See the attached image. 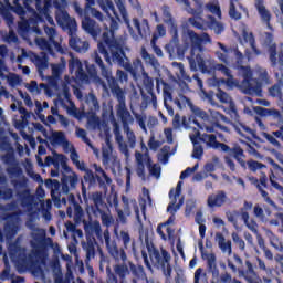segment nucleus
Listing matches in <instances>:
<instances>
[{"instance_id":"obj_1","label":"nucleus","mask_w":283,"mask_h":283,"mask_svg":"<svg viewBox=\"0 0 283 283\" xmlns=\"http://www.w3.org/2000/svg\"><path fill=\"white\" fill-rule=\"evenodd\" d=\"M182 41L184 44H180L178 29H174L171 41L165 45V51L169 54V59H176L177 55L178 59L182 60L185 59V54H187V50H189L187 60L190 70L192 72H198L199 67L202 74L210 72L211 65H213V60L209 55H203V45L212 43L211 35L207 32L198 34L191 29H186L184 30Z\"/></svg>"},{"instance_id":"obj_2","label":"nucleus","mask_w":283,"mask_h":283,"mask_svg":"<svg viewBox=\"0 0 283 283\" xmlns=\"http://www.w3.org/2000/svg\"><path fill=\"white\" fill-rule=\"evenodd\" d=\"M105 30H109L104 32L102 34V42H98L97 50L99 54H103L106 63H108L112 69V65L114 63L116 65H119V67H124L126 72H129L130 74H136V72H142V74L145 72V67L143 66V61L140 59H135L132 62L129 61V57L125 55V50H129L127 48V39L125 36H117L116 38V31L118 30V24L116 21L112 20L111 27H104Z\"/></svg>"},{"instance_id":"obj_3","label":"nucleus","mask_w":283,"mask_h":283,"mask_svg":"<svg viewBox=\"0 0 283 283\" xmlns=\"http://www.w3.org/2000/svg\"><path fill=\"white\" fill-rule=\"evenodd\" d=\"M117 118L123 124V129L125 137L120 134V126L118 123L114 122L113 124V134L115 136V143L117 145V149L122 156H124V160L129 163L132 158V149H136L137 138L136 133L129 127L134 125V116L127 109V104L124 106H116Z\"/></svg>"},{"instance_id":"obj_4","label":"nucleus","mask_w":283,"mask_h":283,"mask_svg":"<svg viewBox=\"0 0 283 283\" xmlns=\"http://www.w3.org/2000/svg\"><path fill=\"white\" fill-rule=\"evenodd\" d=\"M111 254L113 255V258H115V260H122V263L113 265V271L112 266H106V283H127V275H129V271H132V273H134L136 277L147 280V273H145V268L143 265H136L127 261L125 252H118L117 250H113Z\"/></svg>"},{"instance_id":"obj_5","label":"nucleus","mask_w":283,"mask_h":283,"mask_svg":"<svg viewBox=\"0 0 283 283\" xmlns=\"http://www.w3.org/2000/svg\"><path fill=\"white\" fill-rule=\"evenodd\" d=\"M21 207L29 218L36 219L39 213H41L46 222L52 220V201L50 199L45 200V190L42 186L36 188L35 195H31L30 190H25L24 197L21 200Z\"/></svg>"},{"instance_id":"obj_6","label":"nucleus","mask_w":283,"mask_h":283,"mask_svg":"<svg viewBox=\"0 0 283 283\" xmlns=\"http://www.w3.org/2000/svg\"><path fill=\"white\" fill-rule=\"evenodd\" d=\"M163 98L164 107H166L169 116H174V106H171V103H175L178 109H185L186 107H189L195 116L202 118V120H207V113L200 107L193 105L191 98L185 96L182 93H179L178 96L174 98V87H171L166 82H163Z\"/></svg>"},{"instance_id":"obj_7","label":"nucleus","mask_w":283,"mask_h":283,"mask_svg":"<svg viewBox=\"0 0 283 283\" xmlns=\"http://www.w3.org/2000/svg\"><path fill=\"white\" fill-rule=\"evenodd\" d=\"M103 238L109 258H112L115 261V264H113V266H116L117 264H123V260H116V258L112 255L113 251H123L124 255H126L127 262H130V264H135L134 262H132V260H129V258H127V252H125L127 251V249H129V244H132L133 253H136V241L129 235V232L125 230H122L119 232V240H122L124 248L118 247L116 240H112V235L109 234V230L107 229L104 230Z\"/></svg>"},{"instance_id":"obj_8","label":"nucleus","mask_w":283,"mask_h":283,"mask_svg":"<svg viewBox=\"0 0 283 283\" xmlns=\"http://www.w3.org/2000/svg\"><path fill=\"white\" fill-rule=\"evenodd\" d=\"M148 253L149 256L147 255V252H142L144 264L147 266L148 271L154 272V269H151L153 264L156 269H160L166 277H171V254L165 249L159 251L154 248L149 249Z\"/></svg>"},{"instance_id":"obj_9","label":"nucleus","mask_w":283,"mask_h":283,"mask_svg":"<svg viewBox=\"0 0 283 283\" xmlns=\"http://www.w3.org/2000/svg\"><path fill=\"white\" fill-rule=\"evenodd\" d=\"M92 59L96 63V65H98L102 76L106 78L113 96L116 97L117 99V103H118L117 106L127 105L125 91L120 88V85H118V81H116L114 75H112V67H107L105 65V63L103 62V59L101 57V55H98V51H94L92 53Z\"/></svg>"},{"instance_id":"obj_10","label":"nucleus","mask_w":283,"mask_h":283,"mask_svg":"<svg viewBox=\"0 0 283 283\" xmlns=\"http://www.w3.org/2000/svg\"><path fill=\"white\" fill-rule=\"evenodd\" d=\"M0 10H12L15 14L20 15L21 21L18 24L19 34H25V32H28V28L36 27V18H31L28 21V13L23 7L19 4V0H0Z\"/></svg>"},{"instance_id":"obj_11","label":"nucleus","mask_w":283,"mask_h":283,"mask_svg":"<svg viewBox=\"0 0 283 283\" xmlns=\"http://www.w3.org/2000/svg\"><path fill=\"white\" fill-rule=\"evenodd\" d=\"M44 33L49 41L45 38H36L35 45L43 52L50 53L51 56H54V52H62L61 43H59L61 35H59L56 27L44 25Z\"/></svg>"},{"instance_id":"obj_12","label":"nucleus","mask_w":283,"mask_h":283,"mask_svg":"<svg viewBox=\"0 0 283 283\" xmlns=\"http://www.w3.org/2000/svg\"><path fill=\"white\" fill-rule=\"evenodd\" d=\"M53 8H55V20L60 28L69 30V34H74L78 28L76 19L70 17V13L65 10L67 8V1L53 0Z\"/></svg>"},{"instance_id":"obj_13","label":"nucleus","mask_w":283,"mask_h":283,"mask_svg":"<svg viewBox=\"0 0 283 283\" xmlns=\"http://www.w3.org/2000/svg\"><path fill=\"white\" fill-rule=\"evenodd\" d=\"M72 83V78L70 76H65L64 81L62 82L61 86L57 88V98L54 101L55 105L63 107L66 109L70 116H78V109L74 102L70 98V84Z\"/></svg>"},{"instance_id":"obj_14","label":"nucleus","mask_w":283,"mask_h":283,"mask_svg":"<svg viewBox=\"0 0 283 283\" xmlns=\"http://www.w3.org/2000/svg\"><path fill=\"white\" fill-rule=\"evenodd\" d=\"M8 251L11 262H14V264H20V266H24L25 269H34L36 266L34 256L32 254L27 256L25 249L21 248L19 241L9 244Z\"/></svg>"},{"instance_id":"obj_15","label":"nucleus","mask_w":283,"mask_h":283,"mask_svg":"<svg viewBox=\"0 0 283 283\" xmlns=\"http://www.w3.org/2000/svg\"><path fill=\"white\" fill-rule=\"evenodd\" d=\"M239 72L243 76L241 90L244 94H255L256 96H260V94H262V86L258 80L252 77L251 67L240 66Z\"/></svg>"},{"instance_id":"obj_16","label":"nucleus","mask_w":283,"mask_h":283,"mask_svg":"<svg viewBox=\"0 0 283 283\" xmlns=\"http://www.w3.org/2000/svg\"><path fill=\"white\" fill-rule=\"evenodd\" d=\"M36 220H39L38 218H32L29 217V220L25 222V227L28 229H30L31 231V245L33 247V249L39 250V249H44L45 248V229H41L36 226Z\"/></svg>"},{"instance_id":"obj_17","label":"nucleus","mask_w":283,"mask_h":283,"mask_svg":"<svg viewBox=\"0 0 283 283\" xmlns=\"http://www.w3.org/2000/svg\"><path fill=\"white\" fill-rule=\"evenodd\" d=\"M102 165H104L106 169H111L113 174H116V170L120 171V159L118 155L114 153V147H112L109 143L102 148Z\"/></svg>"},{"instance_id":"obj_18","label":"nucleus","mask_w":283,"mask_h":283,"mask_svg":"<svg viewBox=\"0 0 283 283\" xmlns=\"http://www.w3.org/2000/svg\"><path fill=\"white\" fill-rule=\"evenodd\" d=\"M24 6H25L27 10H30L32 8V6H35L39 13L33 11L32 17L27 19V21H29L30 19H36L35 28L39 27V21L41 20V17H45L50 27H56V24L54 23V19L52 17H50V14L48 13L50 10V6H52V0H45L44 7L43 6L39 7V4H36V0L24 2Z\"/></svg>"},{"instance_id":"obj_19","label":"nucleus","mask_w":283,"mask_h":283,"mask_svg":"<svg viewBox=\"0 0 283 283\" xmlns=\"http://www.w3.org/2000/svg\"><path fill=\"white\" fill-rule=\"evenodd\" d=\"M228 268L231 269L232 273H239V277H243L249 283L255 282V277H258V273H255V269L253 268V263L249 260H245L243 266H235L231 259L227 260Z\"/></svg>"},{"instance_id":"obj_20","label":"nucleus","mask_w":283,"mask_h":283,"mask_svg":"<svg viewBox=\"0 0 283 283\" xmlns=\"http://www.w3.org/2000/svg\"><path fill=\"white\" fill-rule=\"evenodd\" d=\"M182 191V181H179L177 184L176 189L170 190L169 198L170 202L167 207L168 213H171V216H176V212L180 209V207L185 202V197L180 196V192Z\"/></svg>"},{"instance_id":"obj_21","label":"nucleus","mask_w":283,"mask_h":283,"mask_svg":"<svg viewBox=\"0 0 283 283\" xmlns=\"http://www.w3.org/2000/svg\"><path fill=\"white\" fill-rule=\"evenodd\" d=\"M21 231V217L18 212L8 214L7 223L4 226V235L7 240H12L17 233Z\"/></svg>"},{"instance_id":"obj_22","label":"nucleus","mask_w":283,"mask_h":283,"mask_svg":"<svg viewBox=\"0 0 283 283\" xmlns=\"http://www.w3.org/2000/svg\"><path fill=\"white\" fill-rule=\"evenodd\" d=\"M82 28L84 31L87 32V34L93 36V39H97L103 30V34H105V32H108L109 34V24H104L103 27H99L98 23H96V20H93L92 18H84L82 20ZM105 28H108V30Z\"/></svg>"},{"instance_id":"obj_23","label":"nucleus","mask_w":283,"mask_h":283,"mask_svg":"<svg viewBox=\"0 0 283 283\" xmlns=\"http://www.w3.org/2000/svg\"><path fill=\"white\" fill-rule=\"evenodd\" d=\"M122 201L124 203L125 216H132V209L134 210L139 233H143V219L140 218V210L138 209V202H136V199H129L125 196L122 197Z\"/></svg>"},{"instance_id":"obj_24","label":"nucleus","mask_w":283,"mask_h":283,"mask_svg":"<svg viewBox=\"0 0 283 283\" xmlns=\"http://www.w3.org/2000/svg\"><path fill=\"white\" fill-rule=\"evenodd\" d=\"M18 103V112L20 115H13V125L15 129H25L28 127V123L30 118H32V113L28 112L25 107H23V102Z\"/></svg>"},{"instance_id":"obj_25","label":"nucleus","mask_w":283,"mask_h":283,"mask_svg":"<svg viewBox=\"0 0 283 283\" xmlns=\"http://www.w3.org/2000/svg\"><path fill=\"white\" fill-rule=\"evenodd\" d=\"M69 70L71 74L75 73V78L77 81H81L82 83H87V81H90L87 73H85V69H83V62H81L78 57L71 55V59L69 60Z\"/></svg>"},{"instance_id":"obj_26","label":"nucleus","mask_w":283,"mask_h":283,"mask_svg":"<svg viewBox=\"0 0 283 283\" xmlns=\"http://www.w3.org/2000/svg\"><path fill=\"white\" fill-rule=\"evenodd\" d=\"M135 163H136V174L138 178H142L143 180H147V176L145 174V165H148L151 163V157H149V153H140L135 151Z\"/></svg>"},{"instance_id":"obj_27","label":"nucleus","mask_w":283,"mask_h":283,"mask_svg":"<svg viewBox=\"0 0 283 283\" xmlns=\"http://www.w3.org/2000/svg\"><path fill=\"white\" fill-rule=\"evenodd\" d=\"M197 138H199L201 143H205V145L210 149H220L221 151L229 153V146L218 142L216 135L213 134L205 133L200 135L199 133V135H197Z\"/></svg>"},{"instance_id":"obj_28","label":"nucleus","mask_w":283,"mask_h":283,"mask_svg":"<svg viewBox=\"0 0 283 283\" xmlns=\"http://www.w3.org/2000/svg\"><path fill=\"white\" fill-rule=\"evenodd\" d=\"M229 202H231V199H229V196H227L224 190H218L217 192L208 196L207 199V205L210 209L224 207V205H229Z\"/></svg>"},{"instance_id":"obj_29","label":"nucleus","mask_w":283,"mask_h":283,"mask_svg":"<svg viewBox=\"0 0 283 283\" xmlns=\"http://www.w3.org/2000/svg\"><path fill=\"white\" fill-rule=\"evenodd\" d=\"M69 202H71L72 206L66 209V216L69 218H73L74 222H82L85 216V211L83 210V207H81V205L74 201L73 193L69 196Z\"/></svg>"},{"instance_id":"obj_30","label":"nucleus","mask_w":283,"mask_h":283,"mask_svg":"<svg viewBox=\"0 0 283 283\" xmlns=\"http://www.w3.org/2000/svg\"><path fill=\"white\" fill-rule=\"evenodd\" d=\"M45 167H54V169H67V157L63 154H59L56 151L52 153V156L45 157Z\"/></svg>"},{"instance_id":"obj_31","label":"nucleus","mask_w":283,"mask_h":283,"mask_svg":"<svg viewBox=\"0 0 283 283\" xmlns=\"http://www.w3.org/2000/svg\"><path fill=\"white\" fill-rule=\"evenodd\" d=\"M0 78H2V81H7L10 87L21 85V77L14 73L8 72V67L6 66V62H3V60H0Z\"/></svg>"},{"instance_id":"obj_32","label":"nucleus","mask_w":283,"mask_h":283,"mask_svg":"<svg viewBox=\"0 0 283 283\" xmlns=\"http://www.w3.org/2000/svg\"><path fill=\"white\" fill-rule=\"evenodd\" d=\"M101 10H103V12H105V14H107V17H109V28H112V21H115L116 24L118 25V21H120V14H118V12L116 11V7H114V2L112 0H98L97 1ZM112 12L115 17L116 20H114V18L112 17Z\"/></svg>"},{"instance_id":"obj_33","label":"nucleus","mask_w":283,"mask_h":283,"mask_svg":"<svg viewBox=\"0 0 283 283\" xmlns=\"http://www.w3.org/2000/svg\"><path fill=\"white\" fill-rule=\"evenodd\" d=\"M44 185L46 189L51 190V197L55 207H61V182L56 179H48Z\"/></svg>"},{"instance_id":"obj_34","label":"nucleus","mask_w":283,"mask_h":283,"mask_svg":"<svg viewBox=\"0 0 283 283\" xmlns=\"http://www.w3.org/2000/svg\"><path fill=\"white\" fill-rule=\"evenodd\" d=\"M76 185H78V175L76 172L71 171L69 175H64L62 177V193L74 191Z\"/></svg>"},{"instance_id":"obj_35","label":"nucleus","mask_w":283,"mask_h":283,"mask_svg":"<svg viewBox=\"0 0 283 283\" xmlns=\"http://www.w3.org/2000/svg\"><path fill=\"white\" fill-rule=\"evenodd\" d=\"M214 240L223 255H233V243L231 240H227L223 233L217 232Z\"/></svg>"},{"instance_id":"obj_36","label":"nucleus","mask_w":283,"mask_h":283,"mask_svg":"<svg viewBox=\"0 0 283 283\" xmlns=\"http://www.w3.org/2000/svg\"><path fill=\"white\" fill-rule=\"evenodd\" d=\"M69 35L71 36L69 44L72 50L80 52L81 54H85V52L90 50V42L81 40V38L76 36V32Z\"/></svg>"},{"instance_id":"obj_37","label":"nucleus","mask_w":283,"mask_h":283,"mask_svg":"<svg viewBox=\"0 0 283 283\" xmlns=\"http://www.w3.org/2000/svg\"><path fill=\"white\" fill-rule=\"evenodd\" d=\"M133 28H136L140 39H147L151 34V30L149 29V21L147 19H138L133 18L132 20Z\"/></svg>"},{"instance_id":"obj_38","label":"nucleus","mask_w":283,"mask_h":283,"mask_svg":"<svg viewBox=\"0 0 283 283\" xmlns=\"http://www.w3.org/2000/svg\"><path fill=\"white\" fill-rule=\"evenodd\" d=\"M198 136H200V130L195 128V133L190 134L189 138L193 145L192 158L200 160L202 158V155L205 154V148L202 147V144Z\"/></svg>"},{"instance_id":"obj_39","label":"nucleus","mask_w":283,"mask_h":283,"mask_svg":"<svg viewBox=\"0 0 283 283\" xmlns=\"http://www.w3.org/2000/svg\"><path fill=\"white\" fill-rule=\"evenodd\" d=\"M96 247H98L96 239L88 238L86 241L82 242V249L85 253L86 264L96 258Z\"/></svg>"},{"instance_id":"obj_40","label":"nucleus","mask_w":283,"mask_h":283,"mask_svg":"<svg viewBox=\"0 0 283 283\" xmlns=\"http://www.w3.org/2000/svg\"><path fill=\"white\" fill-rule=\"evenodd\" d=\"M216 96L220 103L229 105L232 118L238 119V109L235 108V103H233V99L227 94V92L219 88Z\"/></svg>"},{"instance_id":"obj_41","label":"nucleus","mask_w":283,"mask_h":283,"mask_svg":"<svg viewBox=\"0 0 283 283\" xmlns=\"http://www.w3.org/2000/svg\"><path fill=\"white\" fill-rule=\"evenodd\" d=\"M269 61L272 67L280 66V72H283V52L277 53V46L271 45L269 48Z\"/></svg>"},{"instance_id":"obj_42","label":"nucleus","mask_w":283,"mask_h":283,"mask_svg":"<svg viewBox=\"0 0 283 283\" xmlns=\"http://www.w3.org/2000/svg\"><path fill=\"white\" fill-rule=\"evenodd\" d=\"M217 45L221 49V51L216 52L217 59H219L221 63L229 65L231 63V54H233V49L227 48L224 44H222V42H218Z\"/></svg>"},{"instance_id":"obj_43","label":"nucleus","mask_w":283,"mask_h":283,"mask_svg":"<svg viewBox=\"0 0 283 283\" xmlns=\"http://www.w3.org/2000/svg\"><path fill=\"white\" fill-rule=\"evenodd\" d=\"M255 8L261 17V21H263V23H265L269 28V30H273V27H271V11L266 9V7H264V1L262 0H256L255 1Z\"/></svg>"},{"instance_id":"obj_44","label":"nucleus","mask_w":283,"mask_h":283,"mask_svg":"<svg viewBox=\"0 0 283 283\" xmlns=\"http://www.w3.org/2000/svg\"><path fill=\"white\" fill-rule=\"evenodd\" d=\"M276 84L269 92L274 98H283V72H275Z\"/></svg>"},{"instance_id":"obj_45","label":"nucleus","mask_w":283,"mask_h":283,"mask_svg":"<svg viewBox=\"0 0 283 283\" xmlns=\"http://www.w3.org/2000/svg\"><path fill=\"white\" fill-rule=\"evenodd\" d=\"M93 169L95 170V178L99 187H105V185H112V178L107 176L103 167L97 164H93Z\"/></svg>"},{"instance_id":"obj_46","label":"nucleus","mask_w":283,"mask_h":283,"mask_svg":"<svg viewBox=\"0 0 283 283\" xmlns=\"http://www.w3.org/2000/svg\"><path fill=\"white\" fill-rule=\"evenodd\" d=\"M48 54H50L48 51H42L41 55H36L35 53L31 55V61L34 63L39 72L48 70Z\"/></svg>"},{"instance_id":"obj_47","label":"nucleus","mask_w":283,"mask_h":283,"mask_svg":"<svg viewBox=\"0 0 283 283\" xmlns=\"http://www.w3.org/2000/svg\"><path fill=\"white\" fill-rule=\"evenodd\" d=\"M11 182L20 196V200H23L24 193L28 191V177L22 175Z\"/></svg>"},{"instance_id":"obj_48","label":"nucleus","mask_w":283,"mask_h":283,"mask_svg":"<svg viewBox=\"0 0 283 283\" xmlns=\"http://www.w3.org/2000/svg\"><path fill=\"white\" fill-rule=\"evenodd\" d=\"M91 200L93 202L92 212L95 214L97 211H103L107 205L103 201V192H93L91 195Z\"/></svg>"},{"instance_id":"obj_49","label":"nucleus","mask_w":283,"mask_h":283,"mask_svg":"<svg viewBox=\"0 0 283 283\" xmlns=\"http://www.w3.org/2000/svg\"><path fill=\"white\" fill-rule=\"evenodd\" d=\"M207 266L208 272L211 273L213 281L218 282L220 269H218V264L216 263V254L210 253L207 255Z\"/></svg>"},{"instance_id":"obj_50","label":"nucleus","mask_w":283,"mask_h":283,"mask_svg":"<svg viewBox=\"0 0 283 283\" xmlns=\"http://www.w3.org/2000/svg\"><path fill=\"white\" fill-rule=\"evenodd\" d=\"M140 56L146 65H150L151 67H154V70H160V62H158V59H156V56L149 54L145 46H143L140 50Z\"/></svg>"},{"instance_id":"obj_51","label":"nucleus","mask_w":283,"mask_h":283,"mask_svg":"<svg viewBox=\"0 0 283 283\" xmlns=\"http://www.w3.org/2000/svg\"><path fill=\"white\" fill-rule=\"evenodd\" d=\"M172 127L175 129H181V127H184V129H193V132H196L193 124H191L189 119L187 120V117H180V114L175 115L172 119Z\"/></svg>"},{"instance_id":"obj_52","label":"nucleus","mask_w":283,"mask_h":283,"mask_svg":"<svg viewBox=\"0 0 283 283\" xmlns=\"http://www.w3.org/2000/svg\"><path fill=\"white\" fill-rule=\"evenodd\" d=\"M116 7L118 9V12L125 23V25L128 28L130 34H134V29H132V22L129 21V13L127 12V8H125V3L123 1L117 0Z\"/></svg>"},{"instance_id":"obj_53","label":"nucleus","mask_w":283,"mask_h":283,"mask_svg":"<svg viewBox=\"0 0 283 283\" xmlns=\"http://www.w3.org/2000/svg\"><path fill=\"white\" fill-rule=\"evenodd\" d=\"M27 90L33 95L39 96L41 92H44V94H48V85L44 83H41L40 85L36 83V81H31L30 83L25 84Z\"/></svg>"},{"instance_id":"obj_54","label":"nucleus","mask_w":283,"mask_h":283,"mask_svg":"<svg viewBox=\"0 0 283 283\" xmlns=\"http://www.w3.org/2000/svg\"><path fill=\"white\" fill-rule=\"evenodd\" d=\"M87 129H92L93 132H103L105 129V122H101V118L95 114H92L87 118Z\"/></svg>"},{"instance_id":"obj_55","label":"nucleus","mask_w":283,"mask_h":283,"mask_svg":"<svg viewBox=\"0 0 283 283\" xmlns=\"http://www.w3.org/2000/svg\"><path fill=\"white\" fill-rule=\"evenodd\" d=\"M23 167L27 171V175L32 178L35 182H40V185H43V178H41V175L34 172V166L32 165V161L30 159H25Z\"/></svg>"},{"instance_id":"obj_56","label":"nucleus","mask_w":283,"mask_h":283,"mask_svg":"<svg viewBox=\"0 0 283 283\" xmlns=\"http://www.w3.org/2000/svg\"><path fill=\"white\" fill-rule=\"evenodd\" d=\"M176 154V148L169 147V146H164L159 153H158V160L163 165H167L169 163V158Z\"/></svg>"},{"instance_id":"obj_57","label":"nucleus","mask_w":283,"mask_h":283,"mask_svg":"<svg viewBox=\"0 0 283 283\" xmlns=\"http://www.w3.org/2000/svg\"><path fill=\"white\" fill-rule=\"evenodd\" d=\"M234 129L243 138H249V136L254 138L255 136V130L251 129V127L247 126L244 123L237 122L234 124Z\"/></svg>"},{"instance_id":"obj_58","label":"nucleus","mask_w":283,"mask_h":283,"mask_svg":"<svg viewBox=\"0 0 283 283\" xmlns=\"http://www.w3.org/2000/svg\"><path fill=\"white\" fill-rule=\"evenodd\" d=\"M242 36L245 41V43H249L251 50L256 54V56H260L262 52L255 48V38H253V33L247 31V27H242Z\"/></svg>"},{"instance_id":"obj_59","label":"nucleus","mask_w":283,"mask_h":283,"mask_svg":"<svg viewBox=\"0 0 283 283\" xmlns=\"http://www.w3.org/2000/svg\"><path fill=\"white\" fill-rule=\"evenodd\" d=\"M229 151L241 167H247L244 150L240 146H234L233 148L229 147Z\"/></svg>"},{"instance_id":"obj_60","label":"nucleus","mask_w":283,"mask_h":283,"mask_svg":"<svg viewBox=\"0 0 283 283\" xmlns=\"http://www.w3.org/2000/svg\"><path fill=\"white\" fill-rule=\"evenodd\" d=\"M207 25L210 30H213L216 34H222V32H224V24L216 20L212 15H208Z\"/></svg>"},{"instance_id":"obj_61","label":"nucleus","mask_w":283,"mask_h":283,"mask_svg":"<svg viewBox=\"0 0 283 283\" xmlns=\"http://www.w3.org/2000/svg\"><path fill=\"white\" fill-rule=\"evenodd\" d=\"M256 262H258V269L260 271H263V273H265L266 276H263V282L264 283H271V275H273V270H271V268L266 266V262H264V260H262L261 258H256Z\"/></svg>"},{"instance_id":"obj_62","label":"nucleus","mask_w":283,"mask_h":283,"mask_svg":"<svg viewBox=\"0 0 283 283\" xmlns=\"http://www.w3.org/2000/svg\"><path fill=\"white\" fill-rule=\"evenodd\" d=\"M93 216H95V218H101L104 227H112V224H114V218L109 212L105 211V209L95 212Z\"/></svg>"},{"instance_id":"obj_63","label":"nucleus","mask_w":283,"mask_h":283,"mask_svg":"<svg viewBox=\"0 0 283 283\" xmlns=\"http://www.w3.org/2000/svg\"><path fill=\"white\" fill-rule=\"evenodd\" d=\"M266 235L270 240L271 247H273L275 251H280L281 253H283V242H280L277 235H275L271 230H268Z\"/></svg>"},{"instance_id":"obj_64","label":"nucleus","mask_w":283,"mask_h":283,"mask_svg":"<svg viewBox=\"0 0 283 283\" xmlns=\"http://www.w3.org/2000/svg\"><path fill=\"white\" fill-rule=\"evenodd\" d=\"M86 104L88 105L92 113L98 112L101 109V104L98 103V98L94 93H88L86 96Z\"/></svg>"}]
</instances>
